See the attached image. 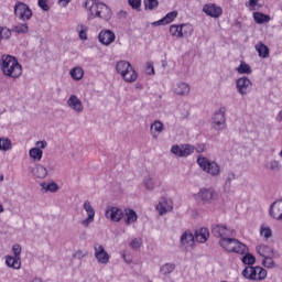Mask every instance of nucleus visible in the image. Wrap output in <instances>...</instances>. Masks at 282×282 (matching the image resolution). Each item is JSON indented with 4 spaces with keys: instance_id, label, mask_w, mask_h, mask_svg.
<instances>
[{
    "instance_id": "nucleus-1",
    "label": "nucleus",
    "mask_w": 282,
    "mask_h": 282,
    "mask_svg": "<svg viewBox=\"0 0 282 282\" xmlns=\"http://www.w3.org/2000/svg\"><path fill=\"white\" fill-rule=\"evenodd\" d=\"M212 234L214 237H218L219 246L226 252H235L236 254H243L248 252V246L243 242L232 238L235 237V229L226 225H213Z\"/></svg>"
},
{
    "instance_id": "nucleus-2",
    "label": "nucleus",
    "mask_w": 282,
    "mask_h": 282,
    "mask_svg": "<svg viewBox=\"0 0 282 282\" xmlns=\"http://www.w3.org/2000/svg\"><path fill=\"white\" fill-rule=\"evenodd\" d=\"M0 72L7 78L17 80L20 76H23V66L19 63V59L12 55L4 54L0 57Z\"/></svg>"
},
{
    "instance_id": "nucleus-3",
    "label": "nucleus",
    "mask_w": 282,
    "mask_h": 282,
    "mask_svg": "<svg viewBox=\"0 0 282 282\" xmlns=\"http://www.w3.org/2000/svg\"><path fill=\"white\" fill-rule=\"evenodd\" d=\"M84 8L87 11L88 19H101V21H110L111 20V8L107 6L105 2H100L98 0H86L84 3Z\"/></svg>"
},
{
    "instance_id": "nucleus-4",
    "label": "nucleus",
    "mask_w": 282,
    "mask_h": 282,
    "mask_svg": "<svg viewBox=\"0 0 282 282\" xmlns=\"http://www.w3.org/2000/svg\"><path fill=\"white\" fill-rule=\"evenodd\" d=\"M116 72L120 74L126 83H135V80H138V72H135V68L127 61H119L116 64Z\"/></svg>"
},
{
    "instance_id": "nucleus-5",
    "label": "nucleus",
    "mask_w": 282,
    "mask_h": 282,
    "mask_svg": "<svg viewBox=\"0 0 282 282\" xmlns=\"http://www.w3.org/2000/svg\"><path fill=\"white\" fill-rule=\"evenodd\" d=\"M195 202H200V204H213L219 199V193L212 187H203L198 193L193 194Z\"/></svg>"
},
{
    "instance_id": "nucleus-6",
    "label": "nucleus",
    "mask_w": 282,
    "mask_h": 282,
    "mask_svg": "<svg viewBox=\"0 0 282 282\" xmlns=\"http://www.w3.org/2000/svg\"><path fill=\"white\" fill-rule=\"evenodd\" d=\"M197 164L202 169V171H204V173L212 175V177H217V175L221 173V169L219 167V164H217V162L215 161L208 160V158L204 155H198Z\"/></svg>"
},
{
    "instance_id": "nucleus-7",
    "label": "nucleus",
    "mask_w": 282,
    "mask_h": 282,
    "mask_svg": "<svg viewBox=\"0 0 282 282\" xmlns=\"http://www.w3.org/2000/svg\"><path fill=\"white\" fill-rule=\"evenodd\" d=\"M242 276L248 281H265L268 278V271L262 267H246L242 272Z\"/></svg>"
},
{
    "instance_id": "nucleus-8",
    "label": "nucleus",
    "mask_w": 282,
    "mask_h": 282,
    "mask_svg": "<svg viewBox=\"0 0 282 282\" xmlns=\"http://www.w3.org/2000/svg\"><path fill=\"white\" fill-rule=\"evenodd\" d=\"M82 208L86 213V218L80 221V225L83 228H89L96 221V208H94L89 199L84 200Z\"/></svg>"
},
{
    "instance_id": "nucleus-9",
    "label": "nucleus",
    "mask_w": 282,
    "mask_h": 282,
    "mask_svg": "<svg viewBox=\"0 0 282 282\" xmlns=\"http://www.w3.org/2000/svg\"><path fill=\"white\" fill-rule=\"evenodd\" d=\"M170 34L176 39L191 36L193 34V26L191 24H172L170 26Z\"/></svg>"
},
{
    "instance_id": "nucleus-10",
    "label": "nucleus",
    "mask_w": 282,
    "mask_h": 282,
    "mask_svg": "<svg viewBox=\"0 0 282 282\" xmlns=\"http://www.w3.org/2000/svg\"><path fill=\"white\" fill-rule=\"evenodd\" d=\"M47 149V141H37L35 147L29 150V158L32 162H41L43 160V150Z\"/></svg>"
},
{
    "instance_id": "nucleus-11",
    "label": "nucleus",
    "mask_w": 282,
    "mask_h": 282,
    "mask_svg": "<svg viewBox=\"0 0 282 282\" xmlns=\"http://www.w3.org/2000/svg\"><path fill=\"white\" fill-rule=\"evenodd\" d=\"M236 89L240 96H248L252 91V80L242 76L236 79Z\"/></svg>"
},
{
    "instance_id": "nucleus-12",
    "label": "nucleus",
    "mask_w": 282,
    "mask_h": 282,
    "mask_svg": "<svg viewBox=\"0 0 282 282\" xmlns=\"http://www.w3.org/2000/svg\"><path fill=\"white\" fill-rule=\"evenodd\" d=\"M213 127L216 131L226 129V107H220L213 117Z\"/></svg>"
},
{
    "instance_id": "nucleus-13",
    "label": "nucleus",
    "mask_w": 282,
    "mask_h": 282,
    "mask_svg": "<svg viewBox=\"0 0 282 282\" xmlns=\"http://www.w3.org/2000/svg\"><path fill=\"white\" fill-rule=\"evenodd\" d=\"M14 14L20 21H30V19H32V10L23 2L15 3Z\"/></svg>"
},
{
    "instance_id": "nucleus-14",
    "label": "nucleus",
    "mask_w": 282,
    "mask_h": 282,
    "mask_svg": "<svg viewBox=\"0 0 282 282\" xmlns=\"http://www.w3.org/2000/svg\"><path fill=\"white\" fill-rule=\"evenodd\" d=\"M171 153L177 158H188V155L195 153V147L191 144L173 145L171 148Z\"/></svg>"
},
{
    "instance_id": "nucleus-15",
    "label": "nucleus",
    "mask_w": 282,
    "mask_h": 282,
    "mask_svg": "<svg viewBox=\"0 0 282 282\" xmlns=\"http://www.w3.org/2000/svg\"><path fill=\"white\" fill-rule=\"evenodd\" d=\"M94 250H95V259L98 261V263H101L102 265H107V263H109L110 256L107 252V250H105V247L100 243H95Z\"/></svg>"
},
{
    "instance_id": "nucleus-16",
    "label": "nucleus",
    "mask_w": 282,
    "mask_h": 282,
    "mask_svg": "<svg viewBox=\"0 0 282 282\" xmlns=\"http://www.w3.org/2000/svg\"><path fill=\"white\" fill-rule=\"evenodd\" d=\"M203 12L212 19H219V17L224 14V9H221V7L217 6L216 3H207L204 4Z\"/></svg>"
},
{
    "instance_id": "nucleus-17",
    "label": "nucleus",
    "mask_w": 282,
    "mask_h": 282,
    "mask_svg": "<svg viewBox=\"0 0 282 282\" xmlns=\"http://www.w3.org/2000/svg\"><path fill=\"white\" fill-rule=\"evenodd\" d=\"M105 217L106 219H110V221L118 223L122 220V217H124V212H122L120 207L109 206L105 212Z\"/></svg>"
},
{
    "instance_id": "nucleus-18",
    "label": "nucleus",
    "mask_w": 282,
    "mask_h": 282,
    "mask_svg": "<svg viewBox=\"0 0 282 282\" xmlns=\"http://www.w3.org/2000/svg\"><path fill=\"white\" fill-rule=\"evenodd\" d=\"M66 105L69 107V109L75 111V113H83V111H85L83 101L76 95H70L66 101Z\"/></svg>"
},
{
    "instance_id": "nucleus-19",
    "label": "nucleus",
    "mask_w": 282,
    "mask_h": 282,
    "mask_svg": "<svg viewBox=\"0 0 282 282\" xmlns=\"http://www.w3.org/2000/svg\"><path fill=\"white\" fill-rule=\"evenodd\" d=\"M155 209L158 210L159 215H166V213H171V210H173V200L162 197L159 200Z\"/></svg>"
},
{
    "instance_id": "nucleus-20",
    "label": "nucleus",
    "mask_w": 282,
    "mask_h": 282,
    "mask_svg": "<svg viewBox=\"0 0 282 282\" xmlns=\"http://www.w3.org/2000/svg\"><path fill=\"white\" fill-rule=\"evenodd\" d=\"M98 41L101 45L109 46L116 41V33L111 30H101L98 35Z\"/></svg>"
},
{
    "instance_id": "nucleus-21",
    "label": "nucleus",
    "mask_w": 282,
    "mask_h": 282,
    "mask_svg": "<svg viewBox=\"0 0 282 282\" xmlns=\"http://www.w3.org/2000/svg\"><path fill=\"white\" fill-rule=\"evenodd\" d=\"M172 91L176 96H188L191 94V86L187 83L177 82L173 84Z\"/></svg>"
},
{
    "instance_id": "nucleus-22",
    "label": "nucleus",
    "mask_w": 282,
    "mask_h": 282,
    "mask_svg": "<svg viewBox=\"0 0 282 282\" xmlns=\"http://www.w3.org/2000/svg\"><path fill=\"white\" fill-rule=\"evenodd\" d=\"M181 246H183L185 250H192L193 246H195V235H193L191 230H186L182 234Z\"/></svg>"
},
{
    "instance_id": "nucleus-23",
    "label": "nucleus",
    "mask_w": 282,
    "mask_h": 282,
    "mask_svg": "<svg viewBox=\"0 0 282 282\" xmlns=\"http://www.w3.org/2000/svg\"><path fill=\"white\" fill-rule=\"evenodd\" d=\"M258 254H260V257L262 259H264L265 257H281V253L279 252V250H274L272 249L270 246L268 245H259L257 248H256Z\"/></svg>"
},
{
    "instance_id": "nucleus-24",
    "label": "nucleus",
    "mask_w": 282,
    "mask_h": 282,
    "mask_svg": "<svg viewBox=\"0 0 282 282\" xmlns=\"http://www.w3.org/2000/svg\"><path fill=\"white\" fill-rule=\"evenodd\" d=\"M270 215L276 221H282V199H278L270 206Z\"/></svg>"
},
{
    "instance_id": "nucleus-25",
    "label": "nucleus",
    "mask_w": 282,
    "mask_h": 282,
    "mask_svg": "<svg viewBox=\"0 0 282 282\" xmlns=\"http://www.w3.org/2000/svg\"><path fill=\"white\" fill-rule=\"evenodd\" d=\"M143 185L145 186L147 191H155V188H160L162 186V181L160 178L148 175L143 178Z\"/></svg>"
},
{
    "instance_id": "nucleus-26",
    "label": "nucleus",
    "mask_w": 282,
    "mask_h": 282,
    "mask_svg": "<svg viewBox=\"0 0 282 282\" xmlns=\"http://www.w3.org/2000/svg\"><path fill=\"white\" fill-rule=\"evenodd\" d=\"M30 171L34 177H37V180H45V177H47V167L42 164H35L34 167H30Z\"/></svg>"
},
{
    "instance_id": "nucleus-27",
    "label": "nucleus",
    "mask_w": 282,
    "mask_h": 282,
    "mask_svg": "<svg viewBox=\"0 0 282 282\" xmlns=\"http://www.w3.org/2000/svg\"><path fill=\"white\" fill-rule=\"evenodd\" d=\"M252 19L258 25H263V23H270L272 21V18H270V15L261 13L259 11L252 12Z\"/></svg>"
},
{
    "instance_id": "nucleus-28",
    "label": "nucleus",
    "mask_w": 282,
    "mask_h": 282,
    "mask_svg": "<svg viewBox=\"0 0 282 282\" xmlns=\"http://www.w3.org/2000/svg\"><path fill=\"white\" fill-rule=\"evenodd\" d=\"M208 237H210V231H208V228L206 227L197 229L195 232V239L198 243H206L208 241Z\"/></svg>"
},
{
    "instance_id": "nucleus-29",
    "label": "nucleus",
    "mask_w": 282,
    "mask_h": 282,
    "mask_svg": "<svg viewBox=\"0 0 282 282\" xmlns=\"http://www.w3.org/2000/svg\"><path fill=\"white\" fill-rule=\"evenodd\" d=\"M162 131H164V123L160 120H155L150 128L152 138L156 140V138H160V133H162Z\"/></svg>"
},
{
    "instance_id": "nucleus-30",
    "label": "nucleus",
    "mask_w": 282,
    "mask_h": 282,
    "mask_svg": "<svg viewBox=\"0 0 282 282\" xmlns=\"http://www.w3.org/2000/svg\"><path fill=\"white\" fill-rule=\"evenodd\" d=\"M138 221V214L135 210L131 208L124 209V224L126 226H131V224H135Z\"/></svg>"
},
{
    "instance_id": "nucleus-31",
    "label": "nucleus",
    "mask_w": 282,
    "mask_h": 282,
    "mask_svg": "<svg viewBox=\"0 0 282 282\" xmlns=\"http://www.w3.org/2000/svg\"><path fill=\"white\" fill-rule=\"evenodd\" d=\"M6 265L13 270H21V258L15 256H6Z\"/></svg>"
},
{
    "instance_id": "nucleus-32",
    "label": "nucleus",
    "mask_w": 282,
    "mask_h": 282,
    "mask_svg": "<svg viewBox=\"0 0 282 282\" xmlns=\"http://www.w3.org/2000/svg\"><path fill=\"white\" fill-rule=\"evenodd\" d=\"M69 76L73 80H83L85 77V69L80 66H75L69 69Z\"/></svg>"
},
{
    "instance_id": "nucleus-33",
    "label": "nucleus",
    "mask_w": 282,
    "mask_h": 282,
    "mask_svg": "<svg viewBox=\"0 0 282 282\" xmlns=\"http://www.w3.org/2000/svg\"><path fill=\"white\" fill-rule=\"evenodd\" d=\"M256 51L258 52V56L260 58H269L270 57V48L263 42H258L256 44Z\"/></svg>"
},
{
    "instance_id": "nucleus-34",
    "label": "nucleus",
    "mask_w": 282,
    "mask_h": 282,
    "mask_svg": "<svg viewBox=\"0 0 282 282\" xmlns=\"http://www.w3.org/2000/svg\"><path fill=\"white\" fill-rule=\"evenodd\" d=\"M161 276H169V274H173V272H175V263L173 262H167L164 263L160 267L159 270Z\"/></svg>"
},
{
    "instance_id": "nucleus-35",
    "label": "nucleus",
    "mask_w": 282,
    "mask_h": 282,
    "mask_svg": "<svg viewBox=\"0 0 282 282\" xmlns=\"http://www.w3.org/2000/svg\"><path fill=\"white\" fill-rule=\"evenodd\" d=\"M259 232L261 239H263L264 241H268V239H272V228L270 227V225H260Z\"/></svg>"
},
{
    "instance_id": "nucleus-36",
    "label": "nucleus",
    "mask_w": 282,
    "mask_h": 282,
    "mask_svg": "<svg viewBox=\"0 0 282 282\" xmlns=\"http://www.w3.org/2000/svg\"><path fill=\"white\" fill-rule=\"evenodd\" d=\"M238 254H243V257L241 258V261L242 263H245V265L252 267L254 265V263H257V258L252 253H249L248 247L245 253H238Z\"/></svg>"
},
{
    "instance_id": "nucleus-37",
    "label": "nucleus",
    "mask_w": 282,
    "mask_h": 282,
    "mask_svg": "<svg viewBox=\"0 0 282 282\" xmlns=\"http://www.w3.org/2000/svg\"><path fill=\"white\" fill-rule=\"evenodd\" d=\"M281 257H274V256H267L264 258H262V265L264 268H268V270H274V268H276V262L274 261V259H280Z\"/></svg>"
},
{
    "instance_id": "nucleus-38",
    "label": "nucleus",
    "mask_w": 282,
    "mask_h": 282,
    "mask_svg": "<svg viewBox=\"0 0 282 282\" xmlns=\"http://www.w3.org/2000/svg\"><path fill=\"white\" fill-rule=\"evenodd\" d=\"M236 72L241 75L250 76L252 74V67L245 61H241L240 64L237 66Z\"/></svg>"
},
{
    "instance_id": "nucleus-39",
    "label": "nucleus",
    "mask_w": 282,
    "mask_h": 282,
    "mask_svg": "<svg viewBox=\"0 0 282 282\" xmlns=\"http://www.w3.org/2000/svg\"><path fill=\"white\" fill-rule=\"evenodd\" d=\"M260 0H248L245 6L248 8L249 12H257L263 8V4H260Z\"/></svg>"
},
{
    "instance_id": "nucleus-40",
    "label": "nucleus",
    "mask_w": 282,
    "mask_h": 282,
    "mask_svg": "<svg viewBox=\"0 0 282 282\" xmlns=\"http://www.w3.org/2000/svg\"><path fill=\"white\" fill-rule=\"evenodd\" d=\"M89 31V28L85 24H78L76 26V32L78 33V36L82 41H87V32Z\"/></svg>"
},
{
    "instance_id": "nucleus-41",
    "label": "nucleus",
    "mask_w": 282,
    "mask_h": 282,
    "mask_svg": "<svg viewBox=\"0 0 282 282\" xmlns=\"http://www.w3.org/2000/svg\"><path fill=\"white\" fill-rule=\"evenodd\" d=\"M41 186L42 188H44V191L50 193H56L59 189L58 184H56V182L42 183Z\"/></svg>"
},
{
    "instance_id": "nucleus-42",
    "label": "nucleus",
    "mask_w": 282,
    "mask_h": 282,
    "mask_svg": "<svg viewBox=\"0 0 282 282\" xmlns=\"http://www.w3.org/2000/svg\"><path fill=\"white\" fill-rule=\"evenodd\" d=\"M12 141L6 137L0 138V151H10Z\"/></svg>"
},
{
    "instance_id": "nucleus-43",
    "label": "nucleus",
    "mask_w": 282,
    "mask_h": 282,
    "mask_svg": "<svg viewBox=\"0 0 282 282\" xmlns=\"http://www.w3.org/2000/svg\"><path fill=\"white\" fill-rule=\"evenodd\" d=\"M28 23H20L13 26L12 31L15 32V34H28L29 32Z\"/></svg>"
},
{
    "instance_id": "nucleus-44",
    "label": "nucleus",
    "mask_w": 282,
    "mask_h": 282,
    "mask_svg": "<svg viewBox=\"0 0 282 282\" xmlns=\"http://www.w3.org/2000/svg\"><path fill=\"white\" fill-rule=\"evenodd\" d=\"M12 36V31L8 26H0V41L8 40Z\"/></svg>"
},
{
    "instance_id": "nucleus-45",
    "label": "nucleus",
    "mask_w": 282,
    "mask_h": 282,
    "mask_svg": "<svg viewBox=\"0 0 282 282\" xmlns=\"http://www.w3.org/2000/svg\"><path fill=\"white\" fill-rule=\"evenodd\" d=\"M165 25H169V23H173L175 19H177V11L169 12L165 17L162 18Z\"/></svg>"
},
{
    "instance_id": "nucleus-46",
    "label": "nucleus",
    "mask_w": 282,
    "mask_h": 282,
    "mask_svg": "<svg viewBox=\"0 0 282 282\" xmlns=\"http://www.w3.org/2000/svg\"><path fill=\"white\" fill-rule=\"evenodd\" d=\"M145 10H158L160 2L158 0H143Z\"/></svg>"
},
{
    "instance_id": "nucleus-47",
    "label": "nucleus",
    "mask_w": 282,
    "mask_h": 282,
    "mask_svg": "<svg viewBox=\"0 0 282 282\" xmlns=\"http://www.w3.org/2000/svg\"><path fill=\"white\" fill-rule=\"evenodd\" d=\"M267 167H269L270 171H281V162L271 160L268 162Z\"/></svg>"
},
{
    "instance_id": "nucleus-48",
    "label": "nucleus",
    "mask_w": 282,
    "mask_h": 282,
    "mask_svg": "<svg viewBox=\"0 0 282 282\" xmlns=\"http://www.w3.org/2000/svg\"><path fill=\"white\" fill-rule=\"evenodd\" d=\"M129 246L132 250H138L139 248H142V238H133Z\"/></svg>"
},
{
    "instance_id": "nucleus-49",
    "label": "nucleus",
    "mask_w": 282,
    "mask_h": 282,
    "mask_svg": "<svg viewBox=\"0 0 282 282\" xmlns=\"http://www.w3.org/2000/svg\"><path fill=\"white\" fill-rule=\"evenodd\" d=\"M128 3L132 10H140L142 7V0H128Z\"/></svg>"
},
{
    "instance_id": "nucleus-50",
    "label": "nucleus",
    "mask_w": 282,
    "mask_h": 282,
    "mask_svg": "<svg viewBox=\"0 0 282 282\" xmlns=\"http://www.w3.org/2000/svg\"><path fill=\"white\" fill-rule=\"evenodd\" d=\"M235 177V174H231L230 176L227 177L225 182V193L230 192V187L232 186V178Z\"/></svg>"
},
{
    "instance_id": "nucleus-51",
    "label": "nucleus",
    "mask_w": 282,
    "mask_h": 282,
    "mask_svg": "<svg viewBox=\"0 0 282 282\" xmlns=\"http://www.w3.org/2000/svg\"><path fill=\"white\" fill-rule=\"evenodd\" d=\"M21 245L15 243L12 246V252H13V257H17L18 259H21Z\"/></svg>"
},
{
    "instance_id": "nucleus-52",
    "label": "nucleus",
    "mask_w": 282,
    "mask_h": 282,
    "mask_svg": "<svg viewBox=\"0 0 282 282\" xmlns=\"http://www.w3.org/2000/svg\"><path fill=\"white\" fill-rule=\"evenodd\" d=\"M48 0H37V6L41 8V10H44V12H47L50 10V6L47 4Z\"/></svg>"
},
{
    "instance_id": "nucleus-53",
    "label": "nucleus",
    "mask_w": 282,
    "mask_h": 282,
    "mask_svg": "<svg viewBox=\"0 0 282 282\" xmlns=\"http://www.w3.org/2000/svg\"><path fill=\"white\" fill-rule=\"evenodd\" d=\"M145 72L149 76H153L155 74V68L153 67V63L148 62Z\"/></svg>"
},
{
    "instance_id": "nucleus-54",
    "label": "nucleus",
    "mask_w": 282,
    "mask_h": 282,
    "mask_svg": "<svg viewBox=\"0 0 282 282\" xmlns=\"http://www.w3.org/2000/svg\"><path fill=\"white\" fill-rule=\"evenodd\" d=\"M57 3L61 6V8H67V6L72 3V0H58Z\"/></svg>"
},
{
    "instance_id": "nucleus-55",
    "label": "nucleus",
    "mask_w": 282,
    "mask_h": 282,
    "mask_svg": "<svg viewBox=\"0 0 282 282\" xmlns=\"http://www.w3.org/2000/svg\"><path fill=\"white\" fill-rule=\"evenodd\" d=\"M151 25H153L154 28H159L160 25H166L163 18L159 21H154L151 23Z\"/></svg>"
},
{
    "instance_id": "nucleus-56",
    "label": "nucleus",
    "mask_w": 282,
    "mask_h": 282,
    "mask_svg": "<svg viewBox=\"0 0 282 282\" xmlns=\"http://www.w3.org/2000/svg\"><path fill=\"white\" fill-rule=\"evenodd\" d=\"M204 151H206V145L205 144H198L196 147V152L197 153H204Z\"/></svg>"
},
{
    "instance_id": "nucleus-57",
    "label": "nucleus",
    "mask_w": 282,
    "mask_h": 282,
    "mask_svg": "<svg viewBox=\"0 0 282 282\" xmlns=\"http://www.w3.org/2000/svg\"><path fill=\"white\" fill-rule=\"evenodd\" d=\"M275 120L282 122V110L276 115Z\"/></svg>"
},
{
    "instance_id": "nucleus-58",
    "label": "nucleus",
    "mask_w": 282,
    "mask_h": 282,
    "mask_svg": "<svg viewBox=\"0 0 282 282\" xmlns=\"http://www.w3.org/2000/svg\"><path fill=\"white\" fill-rule=\"evenodd\" d=\"M122 258L126 261V263H131V260L127 259V254L122 253Z\"/></svg>"
},
{
    "instance_id": "nucleus-59",
    "label": "nucleus",
    "mask_w": 282,
    "mask_h": 282,
    "mask_svg": "<svg viewBox=\"0 0 282 282\" xmlns=\"http://www.w3.org/2000/svg\"><path fill=\"white\" fill-rule=\"evenodd\" d=\"M188 117V110H185L183 113H182V118H186Z\"/></svg>"
},
{
    "instance_id": "nucleus-60",
    "label": "nucleus",
    "mask_w": 282,
    "mask_h": 282,
    "mask_svg": "<svg viewBox=\"0 0 282 282\" xmlns=\"http://www.w3.org/2000/svg\"><path fill=\"white\" fill-rule=\"evenodd\" d=\"M6 209L3 208V205L0 204V214L3 213Z\"/></svg>"
},
{
    "instance_id": "nucleus-61",
    "label": "nucleus",
    "mask_w": 282,
    "mask_h": 282,
    "mask_svg": "<svg viewBox=\"0 0 282 282\" xmlns=\"http://www.w3.org/2000/svg\"><path fill=\"white\" fill-rule=\"evenodd\" d=\"M3 180H4L3 174H0V182H3Z\"/></svg>"
},
{
    "instance_id": "nucleus-62",
    "label": "nucleus",
    "mask_w": 282,
    "mask_h": 282,
    "mask_svg": "<svg viewBox=\"0 0 282 282\" xmlns=\"http://www.w3.org/2000/svg\"><path fill=\"white\" fill-rule=\"evenodd\" d=\"M33 282H42V281H41V279L35 278V279L33 280Z\"/></svg>"
}]
</instances>
